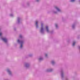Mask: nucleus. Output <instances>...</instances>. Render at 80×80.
Listing matches in <instances>:
<instances>
[{
    "label": "nucleus",
    "mask_w": 80,
    "mask_h": 80,
    "mask_svg": "<svg viewBox=\"0 0 80 80\" xmlns=\"http://www.w3.org/2000/svg\"><path fill=\"white\" fill-rule=\"evenodd\" d=\"M2 39L3 41L4 42H7V39L5 38H3Z\"/></svg>",
    "instance_id": "nucleus-1"
},
{
    "label": "nucleus",
    "mask_w": 80,
    "mask_h": 80,
    "mask_svg": "<svg viewBox=\"0 0 80 80\" xmlns=\"http://www.w3.org/2000/svg\"><path fill=\"white\" fill-rule=\"evenodd\" d=\"M46 30L47 31V32H48V26H46Z\"/></svg>",
    "instance_id": "nucleus-2"
},
{
    "label": "nucleus",
    "mask_w": 80,
    "mask_h": 80,
    "mask_svg": "<svg viewBox=\"0 0 80 80\" xmlns=\"http://www.w3.org/2000/svg\"><path fill=\"white\" fill-rule=\"evenodd\" d=\"M55 8L56 9H57L58 11H60V9H59V8H58L57 7H56Z\"/></svg>",
    "instance_id": "nucleus-3"
},
{
    "label": "nucleus",
    "mask_w": 80,
    "mask_h": 80,
    "mask_svg": "<svg viewBox=\"0 0 80 80\" xmlns=\"http://www.w3.org/2000/svg\"><path fill=\"white\" fill-rule=\"evenodd\" d=\"M36 24L37 25H37H38V22H37V21L36 22Z\"/></svg>",
    "instance_id": "nucleus-4"
},
{
    "label": "nucleus",
    "mask_w": 80,
    "mask_h": 80,
    "mask_svg": "<svg viewBox=\"0 0 80 80\" xmlns=\"http://www.w3.org/2000/svg\"><path fill=\"white\" fill-rule=\"evenodd\" d=\"M8 72H9V74H10L11 72L10 71H9V70H8Z\"/></svg>",
    "instance_id": "nucleus-5"
},
{
    "label": "nucleus",
    "mask_w": 80,
    "mask_h": 80,
    "mask_svg": "<svg viewBox=\"0 0 80 80\" xmlns=\"http://www.w3.org/2000/svg\"><path fill=\"white\" fill-rule=\"evenodd\" d=\"M75 42H74L73 43V45H72V46H74V45H75Z\"/></svg>",
    "instance_id": "nucleus-6"
},
{
    "label": "nucleus",
    "mask_w": 80,
    "mask_h": 80,
    "mask_svg": "<svg viewBox=\"0 0 80 80\" xmlns=\"http://www.w3.org/2000/svg\"><path fill=\"white\" fill-rule=\"evenodd\" d=\"M74 1H75V0H71V2H74Z\"/></svg>",
    "instance_id": "nucleus-7"
},
{
    "label": "nucleus",
    "mask_w": 80,
    "mask_h": 80,
    "mask_svg": "<svg viewBox=\"0 0 80 80\" xmlns=\"http://www.w3.org/2000/svg\"><path fill=\"white\" fill-rule=\"evenodd\" d=\"M42 31H43V28H42L41 29V32H42Z\"/></svg>",
    "instance_id": "nucleus-8"
},
{
    "label": "nucleus",
    "mask_w": 80,
    "mask_h": 80,
    "mask_svg": "<svg viewBox=\"0 0 80 80\" xmlns=\"http://www.w3.org/2000/svg\"><path fill=\"white\" fill-rule=\"evenodd\" d=\"M2 35V33L1 32H0V36H1Z\"/></svg>",
    "instance_id": "nucleus-9"
},
{
    "label": "nucleus",
    "mask_w": 80,
    "mask_h": 80,
    "mask_svg": "<svg viewBox=\"0 0 80 80\" xmlns=\"http://www.w3.org/2000/svg\"><path fill=\"white\" fill-rule=\"evenodd\" d=\"M18 42H20V41L19 40H18Z\"/></svg>",
    "instance_id": "nucleus-10"
},
{
    "label": "nucleus",
    "mask_w": 80,
    "mask_h": 80,
    "mask_svg": "<svg viewBox=\"0 0 80 80\" xmlns=\"http://www.w3.org/2000/svg\"><path fill=\"white\" fill-rule=\"evenodd\" d=\"M22 48V44H21V48Z\"/></svg>",
    "instance_id": "nucleus-11"
},
{
    "label": "nucleus",
    "mask_w": 80,
    "mask_h": 80,
    "mask_svg": "<svg viewBox=\"0 0 80 80\" xmlns=\"http://www.w3.org/2000/svg\"><path fill=\"white\" fill-rule=\"evenodd\" d=\"M52 63H54V61H52Z\"/></svg>",
    "instance_id": "nucleus-12"
},
{
    "label": "nucleus",
    "mask_w": 80,
    "mask_h": 80,
    "mask_svg": "<svg viewBox=\"0 0 80 80\" xmlns=\"http://www.w3.org/2000/svg\"><path fill=\"white\" fill-rule=\"evenodd\" d=\"M20 38H22V35H20Z\"/></svg>",
    "instance_id": "nucleus-13"
},
{
    "label": "nucleus",
    "mask_w": 80,
    "mask_h": 80,
    "mask_svg": "<svg viewBox=\"0 0 80 80\" xmlns=\"http://www.w3.org/2000/svg\"><path fill=\"white\" fill-rule=\"evenodd\" d=\"M56 27H57V24H56Z\"/></svg>",
    "instance_id": "nucleus-14"
},
{
    "label": "nucleus",
    "mask_w": 80,
    "mask_h": 80,
    "mask_svg": "<svg viewBox=\"0 0 80 80\" xmlns=\"http://www.w3.org/2000/svg\"><path fill=\"white\" fill-rule=\"evenodd\" d=\"M46 57H47V54H46Z\"/></svg>",
    "instance_id": "nucleus-15"
},
{
    "label": "nucleus",
    "mask_w": 80,
    "mask_h": 80,
    "mask_svg": "<svg viewBox=\"0 0 80 80\" xmlns=\"http://www.w3.org/2000/svg\"><path fill=\"white\" fill-rule=\"evenodd\" d=\"M39 60H42V59L40 58V59H39Z\"/></svg>",
    "instance_id": "nucleus-16"
},
{
    "label": "nucleus",
    "mask_w": 80,
    "mask_h": 80,
    "mask_svg": "<svg viewBox=\"0 0 80 80\" xmlns=\"http://www.w3.org/2000/svg\"><path fill=\"white\" fill-rule=\"evenodd\" d=\"M37 2H38V0H37Z\"/></svg>",
    "instance_id": "nucleus-17"
},
{
    "label": "nucleus",
    "mask_w": 80,
    "mask_h": 80,
    "mask_svg": "<svg viewBox=\"0 0 80 80\" xmlns=\"http://www.w3.org/2000/svg\"><path fill=\"white\" fill-rule=\"evenodd\" d=\"M21 43H22V42H21Z\"/></svg>",
    "instance_id": "nucleus-18"
}]
</instances>
